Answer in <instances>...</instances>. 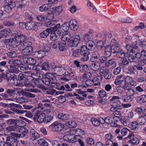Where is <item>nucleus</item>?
Listing matches in <instances>:
<instances>
[{
  "instance_id": "1",
  "label": "nucleus",
  "mask_w": 146,
  "mask_h": 146,
  "mask_svg": "<svg viewBox=\"0 0 146 146\" xmlns=\"http://www.w3.org/2000/svg\"><path fill=\"white\" fill-rule=\"evenodd\" d=\"M57 80L55 76L51 73H47L44 75L42 80V82L45 85L50 86L53 84H54L56 82Z\"/></svg>"
},
{
  "instance_id": "2",
  "label": "nucleus",
  "mask_w": 146,
  "mask_h": 146,
  "mask_svg": "<svg viewBox=\"0 0 146 146\" xmlns=\"http://www.w3.org/2000/svg\"><path fill=\"white\" fill-rule=\"evenodd\" d=\"M1 77L6 80L7 83L11 85L16 84L17 82V78L14 77V74H11L10 73H7L6 74L3 73L0 75Z\"/></svg>"
},
{
  "instance_id": "3",
  "label": "nucleus",
  "mask_w": 146,
  "mask_h": 146,
  "mask_svg": "<svg viewBox=\"0 0 146 146\" xmlns=\"http://www.w3.org/2000/svg\"><path fill=\"white\" fill-rule=\"evenodd\" d=\"M120 98L118 96H114L112 97L110 101L112 102V107L111 108V111H113L115 110H121V104L120 101L117 100L119 99Z\"/></svg>"
},
{
  "instance_id": "4",
  "label": "nucleus",
  "mask_w": 146,
  "mask_h": 146,
  "mask_svg": "<svg viewBox=\"0 0 146 146\" xmlns=\"http://www.w3.org/2000/svg\"><path fill=\"white\" fill-rule=\"evenodd\" d=\"M16 6V3L13 0H7V2L4 3L3 7L5 11L8 13L10 12Z\"/></svg>"
},
{
  "instance_id": "5",
  "label": "nucleus",
  "mask_w": 146,
  "mask_h": 146,
  "mask_svg": "<svg viewBox=\"0 0 146 146\" xmlns=\"http://www.w3.org/2000/svg\"><path fill=\"white\" fill-rule=\"evenodd\" d=\"M80 38L78 35H76L68 41V46L70 47H76L79 43Z\"/></svg>"
},
{
  "instance_id": "6",
  "label": "nucleus",
  "mask_w": 146,
  "mask_h": 146,
  "mask_svg": "<svg viewBox=\"0 0 146 146\" xmlns=\"http://www.w3.org/2000/svg\"><path fill=\"white\" fill-rule=\"evenodd\" d=\"M100 74L106 80L110 79L111 77V73L105 66H102L100 70Z\"/></svg>"
},
{
  "instance_id": "7",
  "label": "nucleus",
  "mask_w": 146,
  "mask_h": 146,
  "mask_svg": "<svg viewBox=\"0 0 146 146\" xmlns=\"http://www.w3.org/2000/svg\"><path fill=\"white\" fill-rule=\"evenodd\" d=\"M80 52V55L82 56L81 58V60L82 61H87L89 59L88 55L89 52L86 46L84 45L82 46Z\"/></svg>"
},
{
  "instance_id": "8",
  "label": "nucleus",
  "mask_w": 146,
  "mask_h": 146,
  "mask_svg": "<svg viewBox=\"0 0 146 146\" xmlns=\"http://www.w3.org/2000/svg\"><path fill=\"white\" fill-rule=\"evenodd\" d=\"M15 40L17 43H21L25 41L27 39L26 36L21 35L19 33L15 32V34L13 35Z\"/></svg>"
},
{
  "instance_id": "9",
  "label": "nucleus",
  "mask_w": 146,
  "mask_h": 146,
  "mask_svg": "<svg viewBox=\"0 0 146 146\" xmlns=\"http://www.w3.org/2000/svg\"><path fill=\"white\" fill-rule=\"evenodd\" d=\"M19 122V121L17 119H9L6 121V123L8 125L13 127V130L17 131V129L20 127L18 126L17 124Z\"/></svg>"
},
{
  "instance_id": "10",
  "label": "nucleus",
  "mask_w": 146,
  "mask_h": 146,
  "mask_svg": "<svg viewBox=\"0 0 146 146\" xmlns=\"http://www.w3.org/2000/svg\"><path fill=\"white\" fill-rule=\"evenodd\" d=\"M29 59L27 63L28 64V68L38 71L39 69L38 68V67L35 65L36 62L35 59L31 58H30Z\"/></svg>"
},
{
  "instance_id": "11",
  "label": "nucleus",
  "mask_w": 146,
  "mask_h": 146,
  "mask_svg": "<svg viewBox=\"0 0 146 146\" xmlns=\"http://www.w3.org/2000/svg\"><path fill=\"white\" fill-rule=\"evenodd\" d=\"M77 86V84L76 83L70 84V85L68 84H65L64 86H62L58 88L60 90H66V91L70 92Z\"/></svg>"
},
{
  "instance_id": "12",
  "label": "nucleus",
  "mask_w": 146,
  "mask_h": 146,
  "mask_svg": "<svg viewBox=\"0 0 146 146\" xmlns=\"http://www.w3.org/2000/svg\"><path fill=\"white\" fill-rule=\"evenodd\" d=\"M72 133L64 135L63 139L65 141L73 143L77 141V135L75 136Z\"/></svg>"
},
{
  "instance_id": "13",
  "label": "nucleus",
  "mask_w": 146,
  "mask_h": 146,
  "mask_svg": "<svg viewBox=\"0 0 146 146\" xmlns=\"http://www.w3.org/2000/svg\"><path fill=\"white\" fill-rule=\"evenodd\" d=\"M64 125L60 123H57L55 122L50 125L51 127V130L53 131L57 132H62L63 130Z\"/></svg>"
},
{
  "instance_id": "14",
  "label": "nucleus",
  "mask_w": 146,
  "mask_h": 146,
  "mask_svg": "<svg viewBox=\"0 0 146 146\" xmlns=\"http://www.w3.org/2000/svg\"><path fill=\"white\" fill-rule=\"evenodd\" d=\"M58 0H48L49 4H46L42 5L39 7V10L41 12L46 11L49 9L51 6V4H53Z\"/></svg>"
},
{
  "instance_id": "15",
  "label": "nucleus",
  "mask_w": 146,
  "mask_h": 146,
  "mask_svg": "<svg viewBox=\"0 0 146 146\" xmlns=\"http://www.w3.org/2000/svg\"><path fill=\"white\" fill-rule=\"evenodd\" d=\"M52 73L57 76H61L65 74V69L62 67L58 66L52 69Z\"/></svg>"
},
{
  "instance_id": "16",
  "label": "nucleus",
  "mask_w": 146,
  "mask_h": 146,
  "mask_svg": "<svg viewBox=\"0 0 146 146\" xmlns=\"http://www.w3.org/2000/svg\"><path fill=\"white\" fill-rule=\"evenodd\" d=\"M38 24V23L30 22L26 23L24 25H25V27L27 30L36 31L38 29L37 24Z\"/></svg>"
},
{
  "instance_id": "17",
  "label": "nucleus",
  "mask_w": 146,
  "mask_h": 146,
  "mask_svg": "<svg viewBox=\"0 0 146 146\" xmlns=\"http://www.w3.org/2000/svg\"><path fill=\"white\" fill-rule=\"evenodd\" d=\"M45 116V114L44 113H37L34 116L33 119L34 121H37L39 123L42 122L44 123Z\"/></svg>"
},
{
  "instance_id": "18",
  "label": "nucleus",
  "mask_w": 146,
  "mask_h": 146,
  "mask_svg": "<svg viewBox=\"0 0 146 146\" xmlns=\"http://www.w3.org/2000/svg\"><path fill=\"white\" fill-rule=\"evenodd\" d=\"M7 142L9 146H17L18 145L17 139L11 136H9L7 138Z\"/></svg>"
},
{
  "instance_id": "19",
  "label": "nucleus",
  "mask_w": 146,
  "mask_h": 146,
  "mask_svg": "<svg viewBox=\"0 0 146 146\" xmlns=\"http://www.w3.org/2000/svg\"><path fill=\"white\" fill-rule=\"evenodd\" d=\"M101 56V53L100 51H93L92 53V57L90 59V61L91 62L97 61Z\"/></svg>"
},
{
  "instance_id": "20",
  "label": "nucleus",
  "mask_w": 146,
  "mask_h": 146,
  "mask_svg": "<svg viewBox=\"0 0 146 146\" xmlns=\"http://www.w3.org/2000/svg\"><path fill=\"white\" fill-rule=\"evenodd\" d=\"M70 27L69 23L65 22L60 26L59 30L58 31V33L59 34H61L62 33H64L65 32H67L69 29Z\"/></svg>"
},
{
  "instance_id": "21",
  "label": "nucleus",
  "mask_w": 146,
  "mask_h": 146,
  "mask_svg": "<svg viewBox=\"0 0 146 146\" xmlns=\"http://www.w3.org/2000/svg\"><path fill=\"white\" fill-rule=\"evenodd\" d=\"M33 48L32 46H29L25 48L21 52L22 54L25 55H29L32 54Z\"/></svg>"
},
{
  "instance_id": "22",
  "label": "nucleus",
  "mask_w": 146,
  "mask_h": 146,
  "mask_svg": "<svg viewBox=\"0 0 146 146\" xmlns=\"http://www.w3.org/2000/svg\"><path fill=\"white\" fill-rule=\"evenodd\" d=\"M32 79V76H27V75L23 74H20L18 76V79L20 82L22 83L27 80L29 82V80Z\"/></svg>"
},
{
  "instance_id": "23",
  "label": "nucleus",
  "mask_w": 146,
  "mask_h": 146,
  "mask_svg": "<svg viewBox=\"0 0 146 146\" xmlns=\"http://www.w3.org/2000/svg\"><path fill=\"white\" fill-rule=\"evenodd\" d=\"M19 131L20 133V137L23 138L27 135L29 133L28 130L26 127L21 126L19 128Z\"/></svg>"
},
{
  "instance_id": "24",
  "label": "nucleus",
  "mask_w": 146,
  "mask_h": 146,
  "mask_svg": "<svg viewBox=\"0 0 146 146\" xmlns=\"http://www.w3.org/2000/svg\"><path fill=\"white\" fill-rule=\"evenodd\" d=\"M125 77L124 76L121 75L117 76L116 78L114 83L117 85L122 84L123 83H124Z\"/></svg>"
},
{
  "instance_id": "25",
  "label": "nucleus",
  "mask_w": 146,
  "mask_h": 146,
  "mask_svg": "<svg viewBox=\"0 0 146 146\" xmlns=\"http://www.w3.org/2000/svg\"><path fill=\"white\" fill-rule=\"evenodd\" d=\"M70 29L74 31H76L78 28L77 23L74 19L71 20L69 22Z\"/></svg>"
},
{
  "instance_id": "26",
  "label": "nucleus",
  "mask_w": 146,
  "mask_h": 146,
  "mask_svg": "<svg viewBox=\"0 0 146 146\" xmlns=\"http://www.w3.org/2000/svg\"><path fill=\"white\" fill-rule=\"evenodd\" d=\"M92 80L94 86H100V82L102 80V77L100 76H97Z\"/></svg>"
},
{
  "instance_id": "27",
  "label": "nucleus",
  "mask_w": 146,
  "mask_h": 146,
  "mask_svg": "<svg viewBox=\"0 0 146 146\" xmlns=\"http://www.w3.org/2000/svg\"><path fill=\"white\" fill-rule=\"evenodd\" d=\"M137 103L142 104L146 102V95H142L137 97Z\"/></svg>"
},
{
  "instance_id": "28",
  "label": "nucleus",
  "mask_w": 146,
  "mask_h": 146,
  "mask_svg": "<svg viewBox=\"0 0 146 146\" xmlns=\"http://www.w3.org/2000/svg\"><path fill=\"white\" fill-rule=\"evenodd\" d=\"M94 43L91 40L88 41L86 43V46L88 50L92 51L94 48Z\"/></svg>"
},
{
  "instance_id": "29",
  "label": "nucleus",
  "mask_w": 146,
  "mask_h": 146,
  "mask_svg": "<svg viewBox=\"0 0 146 146\" xmlns=\"http://www.w3.org/2000/svg\"><path fill=\"white\" fill-rule=\"evenodd\" d=\"M130 52L132 53H135V52H140V49L138 47L136 44L133 43L131 44Z\"/></svg>"
},
{
  "instance_id": "30",
  "label": "nucleus",
  "mask_w": 146,
  "mask_h": 146,
  "mask_svg": "<svg viewBox=\"0 0 146 146\" xmlns=\"http://www.w3.org/2000/svg\"><path fill=\"white\" fill-rule=\"evenodd\" d=\"M115 110L114 109L113 111H111L113 112V114L115 116L113 117V119H118V120H120V117L121 116V113L119 110Z\"/></svg>"
},
{
  "instance_id": "31",
  "label": "nucleus",
  "mask_w": 146,
  "mask_h": 146,
  "mask_svg": "<svg viewBox=\"0 0 146 146\" xmlns=\"http://www.w3.org/2000/svg\"><path fill=\"white\" fill-rule=\"evenodd\" d=\"M51 30L50 29H47L45 31H42L39 34L40 37L42 38H46L48 35Z\"/></svg>"
},
{
  "instance_id": "32",
  "label": "nucleus",
  "mask_w": 146,
  "mask_h": 146,
  "mask_svg": "<svg viewBox=\"0 0 146 146\" xmlns=\"http://www.w3.org/2000/svg\"><path fill=\"white\" fill-rule=\"evenodd\" d=\"M107 62H108V65H107V66L113 68L116 66V62L115 59H111L109 60Z\"/></svg>"
},
{
  "instance_id": "33",
  "label": "nucleus",
  "mask_w": 146,
  "mask_h": 146,
  "mask_svg": "<svg viewBox=\"0 0 146 146\" xmlns=\"http://www.w3.org/2000/svg\"><path fill=\"white\" fill-rule=\"evenodd\" d=\"M120 121L121 123L125 126L128 125L130 123V120L129 118L126 116H123L120 119Z\"/></svg>"
},
{
  "instance_id": "34",
  "label": "nucleus",
  "mask_w": 146,
  "mask_h": 146,
  "mask_svg": "<svg viewBox=\"0 0 146 146\" xmlns=\"http://www.w3.org/2000/svg\"><path fill=\"white\" fill-rule=\"evenodd\" d=\"M29 133L31 136L34 138V140L38 138L39 137V134L33 129H31Z\"/></svg>"
},
{
  "instance_id": "35",
  "label": "nucleus",
  "mask_w": 146,
  "mask_h": 146,
  "mask_svg": "<svg viewBox=\"0 0 146 146\" xmlns=\"http://www.w3.org/2000/svg\"><path fill=\"white\" fill-rule=\"evenodd\" d=\"M110 47L112 53L113 54L116 53L120 50V47L118 44L110 46Z\"/></svg>"
},
{
  "instance_id": "36",
  "label": "nucleus",
  "mask_w": 146,
  "mask_h": 146,
  "mask_svg": "<svg viewBox=\"0 0 146 146\" xmlns=\"http://www.w3.org/2000/svg\"><path fill=\"white\" fill-rule=\"evenodd\" d=\"M93 62V63H92L91 65V67L93 70H95L99 69L100 66V62L97 61Z\"/></svg>"
},
{
  "instance_id": "37",
  "label": "nucleus",
  "mask_w": 146,
  "mask_h": 146,
  "mask_svg": "<svg viewBox=\"0 0 146 146\" xmlns=\"http://www.w3.org/2000/svg\"><path fill=\"white\" fill-rule=\"evenodd\" d=\"M128 54H126L122 50H120L116 53V56L118 58H122L124 57H127Z\"/></svg>"
},
{
  "instance_id": "38",
  "label": "nucleus",
  "mask_w": 146,
  "mask_h": 146,
  "mask_svg": "<svg viewBox=\"0 0 146 146\" xmlns=\"http://www.w3.org/2000/svg\"><path fill=\"white\" fill-rule=\"evenodd\" d=\"M110 47V46H107L104 51V54L107 57L110 56L112 52Z\"/></svg>"
},
{
  "instance_id": "39",
  "label": "nucleus",
  "mask_w": 146,
  "mask_h": 146,
  "mask_svg": "<svg viewBox=\"0 0 146 146\" xmlns=\"http://www.w3.org/2000/svg\"><path fill=\"white\" fill-rule=\"evenodd\" d=\"M145 64L144 62L142 60H139L138 61V64L135 65V66L137 68L138 70H142L143 68L142 66Z\"/></svg>"
},
{
  "instance_id": "40",
  "label": "nucleus",
  "mask_w": 146,
  "mask_h": 146,
  "mask_svg": "<svg viewBox=\"0 0 146 146\" xmlns=\"http://www.w3.org/2000/svg\"><path fill=\"white\" fill-rule=\"evenodd\" d=\"M50 10L53 13H56L58 14H60L62 11V9L61 7L60 6L52 8L50 9Z\"/></svg>"
},
{
  "instance_id": "41",
  "label": "nucleus",
  "mask_w": 146,
  "mask_h": 146,
  "mask_svg": "<svg viewBox=\"0 0 146 146\" xmlns=\"http://www.w3.org/2000/svg\"><path fill=\"white\" fill-rule=\"evenodd\" d=\"M32 80V82H33L35 85L39 86L41 85L42 80L38 78H33L32 77V79H30Z\"/></svg>"
},
{
  "instance_id": "42",
  "label": "nucleus",
  "mask_w": 146,
  "mask_h": 146,
  "mask_svg": "<svg viewBox=\"0 0 146 146\" xmlns=\"http://www.w3.org/2000/svg\"><path fill=\"white\" fill-rule=\"evenodd\" d=\"M139 124V125H143L146 122L145 118L143 116L139 117L137 120Z\"/></svg>"
},
{
  "instance_id": "43",
  "label": "nucleus",
  "mask_w": 146,
  "mask_h": 146,
  "mask_svg": "<svg viewBox=\"0 0 146 146\" xmlns=\"http://www.w3.org/2000/svg\"><path fill=\"white\" fill-rule=\"evenodd\" d=\"M58 118L59 119L62 120H67L69 118V116L68 114H63L62 113L59 114L58 115Z\"/></svg>"
},
{
  "instance_id": "44",
  "label": "nucleus",
  "mask_w": 146,
  "mask_h": 146,
  "mask_svg": "<svg viewBox=\"0 0 146 146\" xmlns=\"http://www.w3.org/2000/svg\"><path fill=\"white\" fill-rule=\"evenodd\" d=\"M7 68L10 72L9 73H11V74H12L13 73H16L17 71V68L12 65H10L9 67H7Z\"/></svg>"
},
{
  "instance_id": "45",
  "label": "nucleus",
  "mask_w": 146,
  "mask_h": 146,
  "mask_svg": "<svg viewBox=\"0 0 146 146\" xmlns=\"http://www.w3.org/2000/svg\"><path fill=\"white\" fill-rule=\"evenodd\" d=\"M139 142V140L137 137H135L133 139L128 141L129 143L132 144L134 145H138Z\"/></svg>"
},
{
  "instance_id": "46",
  "label": "nucleus",
  "mask_w": 146,
  "mask_h": 146,
  "mask_svg": "<svg viewBox=\"0 0 146 146\" xmlns=\"http://www.w3.org/2000/svg\"><path fill=\"white\" fill-rule=\"evenodd\" d=\"M66 42L64 41H61L59 42L58 44V48L59 50L61 51H63L65 49L66 46Z\"/></svg>"
},
{
  "instance_id": "47",
  "label": "nucleus",
  "mask_w": 146,
  "mask_h": 146,
  "mask_svg": "<svg viewBox=\"0 0 146 146\" xmlns=\"http://www.w3.org/2000/svg\"><path fill=\"white\" fill-rule=\"evenodd\" d=\"M98 59L101 63L104 64H105V66L107 67V59L106 57L101 56L99 57Z\"/></svg>"
},
{
  "instance_id": "48",
  "label": "nucleus",
  "mask_w": 146,
  "mask_h": 146,
  "mask_svg": "<svg viewBox=\"0 0 146 146\" xmlns=\"http://www.w3.org/2000/svg\"><path fill=\"white\" fill-rule=\"evenodd\" d=\"M13 64L14 66L17 67H19L23 65L22 61L19 60H15L13 61Z\"/></svg>"
},
{
  "instance_id": "49",
  "label": "nucleus",
  "mask_w": 146,
  "mask_h": 146,
  "mask_svg": "<svg viewBox=\"0 0 146 146\" xmlns=\"http://www.w3.org/2000/svg\"><path fill=\"white\" fill-rule=\"evenodd\" d=\"M60 27V24L59 23L58 24L55 26H54V27L50 28H49V29H50L51 30V31H53L54 32H55L56 31H57V33L58 34V35H60V34H59L58 32V31L59 30V29Z\"/></svg>"
},
{
  "instance_id": "50",
  "label": "nucleus",
  "mask_w": 146,
  "mask_h": 146,
  "mask_svg": "<svg viewBox=\"0 0 146 146\" xmlns=\"http://www.w3.org/2000/svg\"><path fill=\"white\" fill-rule=\"evenodd\" d=\"M65 125L66 127L70 128L74 127L76 126L75 123L74 121H69L66 123Z\"/></svg>"
},
{
  "instance_id": "51",
  "label": "nucleus",
  "mask_w": 146,
  "mask_h": 146,
  "mask_svg": "<svg viewBox=\"0 0 146 146\" xmlns=\"http://www.w3.org/2000/svg\"><path fill=\"white\" fill-rule=\"evenodd\" d=\"M56 21L54 20L46 22L44 23V25L46 27H51L56 24Z\"/></svg>"
},
{
  "instance_id": "52",
  "label": "nucleus",
  "mask_w": 146,
  "mask_h": 146,
  "mask_svg": "<svg viewBox=\"0 0 146 146\" xmlns=\"http://www.w3.org/2000/svg\"><path fill=\"white\" fill-rule=\"evenodd\" d=\"M40 67L42 70H49L50 66L49 65L46 63L44 62L41 65Z\"/></svg>"
},
{
  "instance_id": "53",
  "label": "nucleus",
  "mask_w": 146,
  "mask_h": 146,
  "mask_svg": "<svg viewBox=\"0 0 146 146\" xmlns=\"http://www.w3.org/2000/svg\"><path fill=\"white\" fill-rule=\"evenodd\" d=\"M38 143L40 145L44 146H47L48 143L43 139H39L38 140Z\"/></svg>"
},
{
  "instance_id": "54",
  "label": "nucleus",
  "mask_w": 146,
  "mask_h": 146,
  "mask_svg": "<svg viewBox=\"0 0 146 146\" xmlns=\"http://www.w3.org/2000/svg\"><path fill=\"white\" fill-rule=\"evenodd\" d=\"M57 35L55 33H52L50 36V38L51 40L55 41L58 40L59 38V35Z\"/></svg>"
},
{
  "instance_id": "55",
  "label": "nucleus",
  "mask_w": 146,
  "mask_h": 146,
  "mask_svg": "<svg viewBox=\"0 0 146 146\" xmlns=\"http://www.w3.org/2000/svg\"><path fill=\"white\" fill-rule=\"evenodd\" d=\"M11 110L13 111L18 114H23L25 112L23 110H20L19 109H17V108H13V107H11Z\"/></svg>"
},
{
  "instance_id": "56",
  "label": "nucleus",
  "mask_w": 146,
  "mask_h": 146,
  "mask_svg": "<svg viewBox=\"0 0 146 146\" xmlns=\"http://www.w3.org/2000/svg\"><path fill=\"white\" fill-rule=\"evenodd\" d=\"M121 87L119 86L117 87L116 88V90L113 89V90L111 92V95H113L115 94L117 92L119 93H121L122 92V90L121 89Z\"/></svg>"
},
{
  "instance_id": "57",
  "label": "nucleus",
  "mask_w": 146,
  "mask_h": 146,
  "mask_svg": "<svg viewBox=\"0 0 146 146\" xmlns=\"http://www.w3.org/2000/svg\"><path fill=\"white\" fill-rule=\"evenodd\" d=\"M91 121L92 124L95 126H98L100 125L99 121L97 119L92 118L91 119Z\"/></svg>"
},
{
  "instance_id": "58",
  "label": "nucleus",
  "mask_w": 146,
  "mask_h": 146,
  "mask_svg": "<svg viewBox=\"0 0 146 146\" xmlns=\"http://www.w3.org/2000/svg\"><path fill=\"white\" fill-rule=\"evenodd\" d=\"M31 44V42L30 41H25L19 44V46L20 45L23 47H27L31 46L30 45Z\"/></svg>"
},
{
  "instance_id": "59",
  "label": "nucleus",
  "mask_w": 146,
  "mask_h": 146,
  "mask_svg": "<svg viewBox=\"0 0 146 146\" xmlns=\"http://www.w3.org/2000/svg\"><path fill=\"white\" fill-rule=\"evenodd\" d=\"M69 132H70V134L71 133H72L73 132V129H72V130H71L70 128L64 126L63 127V130L62 131V132H61V133H63V132L64 133H66Z\"/></svg>"
},
{
  "instance_id": "60",
  "label": "nucleus",
  "mask_w": 146,
  "mask_h": 146,
  "mask_svg": "<svg viewBox=\"0 0 146 146\" xmlns=\"http://www.w3.org/2000/svg\"><path fill=\"white\" fill-rule=\"evenodd\" d=\"M133 79L129 76H127L124 79V83L126 84H131V82L133 81Z\"/></svg>"
},
{
  "instance_id": "61",
  "label": "nucleus",
  "mask_w": 146,
  "mask_h": 146,
  "mask_svg": "<svg viewBox=\"0 0 146 146\" xmlns=\"http://www.w3.org/2000/svg\"><path fill=\"white\" fill-rule=\"evenodd\" d=\"M104 44L102 41H99L97 43V48L99 50H101L103 47Z\"/></svg>"
},
{
  "instance_id": "62",
  "label": "nucleus",
  "mask_w": 146,
  "mask_h": 146,
  "mask_svg": "<svg viewBox=\"0 0 146 146\" xmlns=\"http://www.w3.org/2000/svg\"><path fill=\"white\" fill-rule=\"evenodd\" d=\"M108 94H107L106 92L104 90H100L98 92V95L101 98L107 97V95Z\"/></svg>"
},
{
  "instance_id": "63",
  "label": "nucleus",
  "mask_w": 146,
  "mask_h": 146,
  "mask_svg": "<svg viewBox=\"0 0 146 146\" xmlns=\"http://www.w3.org/2000/svg\"><path fill=\"white\" fill-rule=\"evenodd\" d=\"M132 97L127 95L123 99V101L125 102H129L132 101Z\"/></svg>"
},
{
  "instance_id": "64",
  "label": "nucleus",
  "mask_w": 146,
  "mask_h": 146,
  "mask_svg": "<svg viewBox=\"0 0 146 146\" xmlns=\"http://www.w3.org/2000/svg\"><path fill=\"white\" fill-rule=\"evenodd\" d=\"M36 18L38 21H45L47 19L46 16L43 15H38Z\"/></svg>"
}]
</instances>
